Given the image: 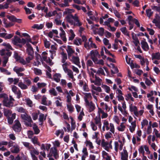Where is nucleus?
Wrapping results in <instances>:
<instances>
[{"label":"nucleus","mask_w":160,"mask_h":160,"mask_svg":"<svg viewBox=\"0 0 160 160\" xmlns=\"http://www.w3.org/2000/svg\"><path fill=\"white\" fill-rule=\"evenodd\" d=\"M123 144L121 141L119 140L118 141L115 142H114V149L115 151L117 152L119 148L120 150L122 149Z\"/></svg>","instance_id":"obj_8"},{"label":"nucleus","mask_w":160,"mask_h":160,"mask_svg":"<svg viewBox=\"0 0 160 160\" xmlns=\"http://www.w3.org/2000/svg\"><path fill=\"white\" fill-rule=\"evenodd\" d=\"M56 14H57V12L55 10L53 11H50L48 12H47L46 13V14L45 15V16L46 18L50 17L53 16L55 15Z\"/></svg>","instance_id":"obj_35"},{"label":"nucleus","mask_w":160,"mask_h":160,"mask_svg":"<svg viewBox=\"0 0 160 160\" xmlns=\"http://www.w3.org/2000/svg\"><path fill=\"white\" fill-rule=\"evenodd\" d=\"M30 150V152L31 157L35 156V155H38L39 154V152L33 146L31 148Z\"/></svg>","instance_id":"obj_29"},{"label":"nucleus","mask_w":160,"mask_h":160,"mask_svg":"<svg viewBox=\"0 0 160 160\" xmlns=\"http://www.w3.org/2000/svg\"><path fill=\"white\" fill-rule=\"evenodd\" d=\"M69 34L70 36L69 37V40H72L75 37V35L72 30L70 29L69 31Z\"/></svg>","instance_id":"obj_60"},{"label":"nucleus","mask_w":160,"mask_h":160,"mask_svg":"<svg viewBox=\"0 0 160 160\" xmlns=\"http://www.w3.org/2000/svg\"><path fill=\"white\" fill-rule=\"evenodd\" d=\"M20 151L19 146L16 143H15L12 148L11 151L14 153H18Z\"/></svg>","instance_id":"obj_20"},{"label":"nucleus","mask_w":160,"mask_h":160,"mask_svg":"<svg viewBox=\"0 0 160 160\" xmlns=\"http://www.w3.org/2000/svg\"><path fill=\"white\" fill-rule=\"evenodd\" d=\"M121 31L125 35H127L128 37L129 36V32L128 31L126 27H124L121 28L120 29Z\"/></svg>","instance_id":"obj_54"},{"label":"nucleus","mask_w":160,"mask_h":160,"mask_svg":"<svg viewBox=\"0 0 160 160\" xmlns=\"http://www.w3.org/2000/svg\"><path fill=\"white\" fill-rule=\"evenodd\" d=\"M143 112L144 110L143 109H141L139 111L137 110L134 113V114L137 117H138L142 116L143 113Z\"/></svg>","instance_id":"obj_62"},{"label":"nucleus","mask_w":160,"mask_h":160,"mask_svg":"<svg viewBox=\"0 0 160 160\" xmlns=\"http://www.w3.org/2000/svg\"><path fill=\"white\" fill-rule=\"evenodd\" d=\"M66 19L68 22L71 24L73 25L74 22L73 20H74V16H73L71 14L69 15L67 17Z\"/></svg>","instance_id":"obj_26"},{"label":"nucleus","mask_w":160,"mask_h":160,"mask_svg":"<svg viewBox=\"0 0 160 160\" xmlns=\"http://www.w3.org/2000/svg\"><path fill=\"white\" fill-rule=\"evenodd\" d=\"M146 108L149 110V112L152 115H153L154 114L153 111V106L152 104H148L146 106Z\"/></svg>","instance_id":"obj_42"},{"label":"nucleus","mask_w":160,"mask_h":160,"mask_svg":"<svg viewBox=\"0 0 160 160\" xmlns=\"http://www.w3.org/2000/svg\"><path fill=\"white\" fill-rule=\"evenodd\" d=\"M13 70L16 73H18V72H21L24 71L25 69L24 68L22 67L16 66L14 67Z\"/></svg>","instance_id":"obj_50"},{"label":"nucleus","mask_w":160,"mask_h":160,"mask_svg":"<svg viewBox=\"0 0 160 160\" xmlns=\"http://www.w3.org/2000/svg\"><path fill=\"white\" fill-rule=\"evenodd\" d=\"M89 55L90 56V58L93 61L97 58L98 56H100L98 52L96 50H93L91 51Z\"/></svg>","instance_id":"obj_12"},{"label":"nucleus","mask_w":160,"mask_h":160,"mask_svg":"<svg viewBox=\"0 0 160 160\" xmlns=\"http://www.w3.org/2000/svg\"><path fill=\"white\" fill-rule=\"evenodd\" d=\"M27 52L29 55H33L34 52L32 47L30 45H28Z\"/></svg>","instance_id":"obj_48"},{"label":"nucleus","mask_w":160,"mask_h":160,"mask_svg":"<svg viewBox=\"0 0 160 160\" xmlns=\"http://www.w3.org/2000/svg\"><path fill=\"white\" fill-rule=\"evenodd\" d=\"M136 127V122L135 121H134L130 123V125L129 126V129L130 132L131 133H133L135 131Z\"/></svg>","instance_id":"obj_23"},{"label":"nucleus","mask_w":160,"mask_h":160,"mask_svg":"<svg viewBox=\"0 0 160 160\" xmlns=\"http://www.w3.org/2000/svg\"><path fill=\"white\" fill-rule=\"evenodd\" d=\"M2 45L5 47L6 50L9 51L10 50H12V48L11 46L9 43L4 42Z\"/></svg>","instance_id":"obj_46"},{"label":"nucleus","mask_w":160,"mask_h":160,"mask_svg":"<svg viewBox=\"0 0 160 160\" xmlns=\"http://www.w3.org/2000/svg\"><path fill=\"white\" fill-rule=\"evenodd\" d=\"M140 61L141 64L142 65H144L145 63H146L147 65H148L149 64V62L148 61V59L147 58H144L143 57H142Z\"/></svg>","instance_id":"obj_57"},{"label":"nucleus","mask_w":160,"mask_h":160,"mask_svg":"<svg viewBox=\"0 0 160 160\" xmlns=\"http://www.w3.org/2000/svg\"><path fill=\"white\" fill-rule=\"evenodd\" d=\"M63 63V64L62 65V68L64 72H65L69 70V69L68 68V67L69 66H70L71 63L69 62H66Z\"/></svg>","instance_id":"obj_37"},{"label":"nucleus","mask_w":160,"mask_h":160,"mask_svg":"<svg viewBox=\"0 0 160 160\" xmlns=\"http://www.w3.org/2000/svg\"><path fill=\"white\" fill-rule=\"evenodd\" d=\"M129 109L130 111L133 112L134 114L138 110L137 107L134 105L131 104L129 106Z\"/></svg>","instance_id":"obj_56"},{"label":"nucleus","mask_w":160,"mask_h":160,"mask_svg":"<svg viewBox=\"0 0 160 160\" xmlns=\"http://www.w3.org/2000/svg\"><path fill=\"white\" fill-rule=\"evenodd\" d=\"M67 102V107L68 110L70 113H72L73 111L74 107L71 102Z\"/></svg>","instance_id":"obj_36"},{"label":"nucleus","mask_w":160,"mask_h":160,"mask_svg":"<svg viewBox=\"0 0 160 160\" xmlns=\"http://www.w3.org/2000/svg\"><path fill=\"white\" fill-rule=\"evenodd\" d=\"M141 43L143 49L145 51H148L149 49V47L147 42L145 40H142L141 42Z\"/></svg>","instance_id":"obj_21"},{"label":"nucleus","mask_w":160,"mask_h":160,"mask_svg":"<svg viewBox=\"0 0 160 160\" xmlns=\"http://www.w3.org/2000/svg\"><path fill=\"white\" fill-rule=\"evenodd\" d=\"M101 144L104 149L108 152L109 151L110 148H112V145H111L110 143H109L108 142L105 141L104 139L102 140Z\"/></svg>","instance_id":"obj_10"},{"label":"nucleus","mask_w":160,"mask_h":160,"mask_svg":"<svg viewBox=\"0 0 160 160\" xmlns=\"http://www.w3.org/2000/svg\"><path fill=\"white\" fill-rule=\"evenodd\" d=\"M101 88H102L104 91L107 93H109L111 90L110 88L105 84H102L101 86Z\"/></svg>","instance_id":"obj_38"},{"label":"nucleus","mask_w":160,"mask_h":160,"mask_svg":"<svg viewBox=\"0 0 160 160\" xmlns=\"http://www.w3.org/2000/svg\"><path fill=\"white\" fill-rule=\"evenodd\" d=\"M27 105L30 107H32L33 106V103L32 101L28 98H26L24 100Z\"/></svg>","instance_id":"obj_52"},{"label":"nucleus","mask_w":160,"mask_h":160,"mask_svg":"<svg viewBox=\"0 0 160 160\" xmlns=\"http://www.w3.org/2000/svg\"><path fill=\"white\" fill-rule=\"evenodd\" d=\"M109 130L110 131V132L114 134L115 131V128L114 124L112 123H110L109 124Z\"/></svg>","instance_id":"obj_58"},{"label":"nucleus","mask_w":160,"mask_h":160,"mask_svg":"<svg viewBox=\"0 0 160 160\" xmlns=\"http://www.w3.org/2000/svg\"><path fill=\"white\" fill-rule=\"evenodd\" d=\"M62 55V63H64L65 62L66 60L67 59V54L65 53L62 52L61 53Z\"/></svg>","instance_id":"obj_64"},{"label":"nucleus","mask_w":160,"mask_h":160,"mask_svg":"<svg viewBox=\"0 0 160 160\" xmlns=\"http://www.w3.org/2000/svg\"><path fill=\"white\" fill-rule=\"evenodd\" d=\"M85 143L87 147L89 148L90 150L94 148V146L93 145L92 142L89 140H87L85 142Z\"/></svg>","instance_id":"obj_49"},{"label":"nucleus","mask_w":160,"mask_h":160,"mask_svg":"<svg viewBox=\"0 0 160 160\" xmlns=\"http://www.w3.org/2000/svg\"><path fill=\"white\" fill-rule=\"evenodd\" d=\"M45 119L46 117L44 116V114L42 113L40 114L39 118V122L40 123H39V124L41 125H42V122Z\"/></svg>","instance_id":"obj_44"},{"label":"nucleus","mask_w":160,"mask_h":160,"mask_svg":"<svg viewBox=\"0 0 160 160\" xmlns=\"http://www.w3.org/2000/svg\"><path fill=\"white\" fill-rule=\"evenodd\" d=\"M91 83H94V84L99 86L101 84L102 80L99 77L94 76V73H96V71L91 68L88 71Z\"/></svg>","instance_id":"obj_1"},{"label":"nucleus","mask_w":160,"mask_h":160,"mask_svg":"<svg viewBox=\"0 0 160 160\" xmlns=\"http://www.w3.org/2000/svg\"><path fill=\"white\" fill-rule=\"evenodd\" d=\"M50 154L48 155V157H51L53 156L56 159L58 158V154L57 150L56 148H52L50 149Z\"/></svg>","instance_id":"obj_11"},{"label":"nucleus","mask_w":160,"mask_h":160,"mask_svg":"<svg viewBox=\"0 0 160 160\" xmlns=\"http://www.w3.org/2000/svg\"><path fill=\"white\" fill-rule=\"evenodd\" d=\"M22 143L23 145L28 150L31 149V148L33 146L29 142H22Z\"/></svg>","instance_id":"obj_47"},{"label":"nucleus","mask_w":160,"mask_h":160,"mask_svg":"<svg viewBox=\"0 0 160 160\" xmlns=\"http://www.w3.org/2000/svg\"><path fill=\"white\" fill-rule=\"evenodd\" d=\"M65 93L67 94L66 97L67 102H71L72 98L71 97H73L75 95V93L73 92L72 90L68 92L67 91L65 92Z\"/></svg>","instance_id":"obj_18"},{"label":"nucleus","mask_w":160,"mask_h":160,"mask_svg":"<svg viewBox=\"0 0 160 160\" xmlns=\"http://www.w3.org/2000/svg\"><path fill=\"white\" fill-rule=\"evenodd\" d=\"M153 133L154 134V135L156 137V138H160V133L156 128L153 129Z\"/></svg>","instance_id":"obj_59"},{"label":"nucleus","mask_w":160,"mask_h":160,"mask_svg":"<svg viewBox=\"0 0 160 160\" xmlns=\"http://www.w3.org/2000/svg\"><path fill=\"white\" fill-rule=\"evenodd\" d=\"M12 42L14 45H18L19 43L24 44L26 40L23 38L21 39L18 37L15 36L14 38L12 40Z\"/></svg>","instance_id":"obj_5"},{"label":"nucleus","mask_w":160,"mask_h":160,"mask_svg":"<svg viewBox=\"0 0 160 160\" xmlns=\"http://www.w3.org/2000/svg\"><path fill=\"white\" fill-rule=\"evenodd\" d=\"M126 61L127 63L130 65L132 68H138L139 67L138 65L136 63H134L132 62V61L131 60L130 58L128 57L127 55L125 57Z\"/></svg>","instance_id":"obj_9"},{"label":"nucleus","mask_w":160,"mask_h":160,"mask_svg":"<svg viewBox=\"0 0 160 160\" xmlns=\"http://www.w3.org/2000/svg\"><path fill=\"white\" fill-rule=\"evenodd\" d=\"M147 140L148 144H150L152 143V142H154L155 141H156L157 140L155 136L149 135L147 137Z\"/></svg>","instance_id":"obj_31"},{"label":"nucleus","mask_w":160,"mask_h":160,"mask_svg":"<svg viewBox=\"0 0 160 160\" xmlns=\"http://www.w3.org/2000/svg\"><path fill=\"white\" fill-rule=\"evenodd\" d=\"M126 128V126L123 123H121L120 125L117 127V129L119 132H122L124 131Z\"/></svg>","instance_id":"obj_32"},{"label":"nucleus","mask_w":160,"mask_h":160,"mask_svg":"<svg viewBox=\"0 0 160 160\" xmlns=\"http://www.w3.org/2000/svg\"><path fill=\"white\" fill-rule=\"evenodd\" d=\"M12 91L17 95V97L18 98H19L21 97V94L20 90L16 86L12 85Z\"/></svg>","instance_id":"obj_16"},{"label":"nucleus","mask_w":160,"mask_h":160,"mask_svg":"<svg viewBox=\"0 0 160 160\" xmlns=\"http://www.w3.org/2000/svg\"><path fill=\"white\" fill-rule=\"evenodd\" d=\"M69 59L73 63L77 65L79 63V59L77 57L72 56Z\"/></svg>","instance_id":"obj_28"},{"label":"nucleus","mask_w":160,"mask_h":160,"mask_svg":"<svg viewBox=\"0 0 160 160\" xmlns=\"http://www.w3.org/2000/svg\"><path fill=\"white\" fill-rule=\"evenodd\" d=\"M66 50L68 53V58H70V57L74 53V51L72 49L70 46H68Z\"/></svg>","instance_id":"obj_33"},{"label":"nucleus","mask_w":160,"mask_h":160,"mask_svg":"<svg viewBox=\"0 0 160 160\" xmlns=\"http://www.w3.org/2000/svg\"><path fill=\"white\" fill-rule=\"evenodd\" d=\"M84 100L86 103H87V101H88V100L92 98V96L90 93H84Z\"/></svg>","instance_id":"obj_43"},{"label":"nucleus","mask_w":160,"mask_h":160,"mask_svg":"<svg viewBox=\"0 0 160 160\" xmlns=\"http://www.w3.org/2000/svg\"><path fill=\"white\" fill-rule=\"evenodd\" d=\"M48 54L49 53L45 52H43L42 54L41 60L46 61L47 63H49L50 65H52L53 63L52 62V60L49 57L48 58L47 56Z\"/></svg>","instance_id":"obj_7"},{"label":"nucleus","mask_w":160,"mask_h":160,"mask_svg":"<svg viewBox=\"0 0 160 160\" xmlns=\"http://www.w3.org/2000/svg\"><path fill=\"white\" fill-rule=\"evenodd\" d=\"M47 98L45 96H43L42 100L41 103L46 106H49L52 104V102L51 100L47 101Z\"/></svg>","instance_id":"obj_19"},{"label":"nucleus","mask_w":160,"mask_h":160,"mask_svg":"<svg viewBox=\"0 0 160 160\" xmlns=\"http://www.w3.org/2000/svg\"><path fill=\"white\" fill-rule=\"evenodd\" d=\"M62 75L59 73H56L53 75V79L57 82H59L60 81Z\"/></svg>","instance_id":"obj_30"},{"label":"nucleus","mask_w":160,"mask_h":160,"mask_svg":"<svg viewBox=\"0 0 160 160\" xmlns=\"http://www.w3.org/2000/svg\"><path fill=\"white\" fill-rule=\"evenodd\" d=\"M65 72L67 74L69 78L72 79L73 80H74V78L73 73L71 70L69 69Z\"/></svg>","instance_id":"obj_51"},{"label":"nucleus","mask_w":160,"mask_h":160,"mask_svg":"<svg viewBox=\"0 0 160 160\" xmlns=\"http://www.w3.org/2000/svg\"><path fill=\"white\" fill-rule=\"evenodd\" d=\"M138 151L139 153L142 154H145V151L146 152V154L147 155L150 154L151 153L149 147L146 145L141 146L138 149Z\"/></svg>","instance_id":"obj_3"},{"label":"nucleus","mask_w":160,"mask_h":160,"mask_svg":"<svg viewBox=\"0 0 160 160\" xmlns=\"http://www.w3.org/2000/svg\"><path fill=\"white\" fill-rule=\"evenodd\" d=\"M91 87L92 88V95L96 94V95H98V93L96 92L94 90H96L99 92H101L102 91V90L101 87H96L93 84H92L91 85Z\"/></svg>","instance_id":"obj_13"},{"label":"nucleus","mask_w":160,"mask_h":160,"mask_svg":"<svg viewBox=\"0 0 160 160\" xmlns=\"http://www.w3.org/2000/svg\"><path fill=\"white\" fill-rule=\"evenodd\" d=\"M95 123L96 124H99V127L101 128V118L100 117H96L94 118Z\"/></svg>","instance_id":"obj_61"},{"label":"nucleus","mask_w":160,"mask_h":160,"mask_svg":"<svg viewBox=\"0 0 160 160\" xmlns=\"http://www.w3.org/2000/svg\"><path fill=\"white\" fill-rule=\"evenodd\" d=\"M44 27L43 24H35L32 27V28H36L38 29H42Z\"/></svg>","instance_id":"obj_55"},{"label":"nucleus","mask_w":160,"mask_h":160,"mask_svg":"<svg viewBox=\"0 0 160 160\" xmlns=\"http://www.w3.org/2000/svg\"><path fill=\"white\" fill-rule=\"evenodd\" d=\"M92 38H90L87 42L84 43V46L87 49H90L91 48H96L97 46L95 44L92 42Z\"/></svg>","instance_id":"obj_4"},{"label":"nucleus","mask_w":160,"mask_h":160,"mask_svg":"<svg viewBox=\"0 0 160 160\" xmlns=\"http://www.w3.org/2000/svg\"><path fill=\"white\" fill-rule=\"evenodd\" d=\"M93 62L95 64L101 65H103L104 64V62L102 59H98L97 58Z\"/></svg>","instance_id":"obj_45"},{"label":"nucleus","mask_w":160,"mask_h":160,"mask_svg":"<svg viewBox=\"0 0 160 160\" xmlns=\"http://www.w3.org/2000/svg\"><path fill=\"white\" fill-rule=\"evenodd\" d=\"M0 54L1 56H6L5 57H9L11 54V53L5 49H2L0 51Z\"/></svg>","instance_id":"obj_25"},{"label":"nucleus","mask_w":160,"mask_h":160,"mask_svg":"<svg viewBox=\"0 0 160 160\" xmlns=\"http://www.w3.org/2000/svg\"><path fill=\"white\" fill-rule=\"evenodd\" d=\"M18 86L22 89H25L28 88L27 86L22 82H20L18 83Z\"/></svg>","instance_id":"obj_63"},{"label":"nucleus","mask_w":160,"mask_h":160,"mask_svg":"<svg viewBox=\"0 0 160 160\" xmlns=\"http://www.w3.org/2000/svg\"><path fill=\"white\" fill-rule=\"evenodd\" d=\"M48 92L51 95L54 96H56L58 95V93L54 88H52L50 89Z\"/></svg>","instance_id":"obj_41"},{"label":"nucleus","mask_w":160,"mask_h":160,"mask_svg":"<svg viewBox=\"0 0 160 160\" xmlns=\"http://www.w3.org/2000/svg\"><path fill=\"white\" fill-rule=\"evenodd\" d=\"M16 110L19 112L24 113L27 112V111L23 107H16L15 108Z\"/></svg>","instance_id":"obj_53"},{"label":"nucleus","mask_w":160,"mask_h":160,"mask_svg":"<svg viewBox=\"0 0 160 160\" xmlns=\"http://www.w3.org/2000/svg\"><path fill=\"white\" fill-rule=\"evenodd\" d=\"M103 126L102 127V130L103 132L106 130L108 131L109 129V123L107 120H104L102 121Z\"/></svg>","instance_id":"obj_17"},{"label":"nucleus","mask_w":160,"mask_h":160,"mask_svg":"<svg viewBox=\"0 0 160 160\" xmlns=\"http://www.w3.org/2000/svg\"><path fill=\"white\" fill-rule=\"evenodd\" d=\"M60 31V35L61 38L63 41L65 42L67 41V39L65 36V31L63 30L62 28L60 27L59 28Z\"/></svg>","instance_id":"obj_24"},{"label":"nucleus","mask_w":160,"mask_h":160,"mask_svg":"<svg viewBox=\"0 0 160 160\" xmlns=\"http://www.w3.org/2000/svg\"><path fill=\"white\" fill-rule=\"evenodd\" d=\"M13 129L16 132H19L21 131V125L18 120H15V124L13 127Z\"/></svg>","instance_id":"obj_14"},{"label":"nucleus","mask_w":160,"mask_h":160,"mask_svg":"<svg viewBox=\"0 0 160 160\" xmlns=\"http://www.w3.org/2000/svg\"><path fill=\"white\" fill-rule=\"evenodd\" d=\"M118 100L119 101H123L122 102V107L120 104H118V108L120 111L121 113L125 116H127L128 114L127 111H126V105L125 102L124 101V98L122 96V95H118L117 96Z\"/></svg>","instance_id":"obj_2"},{"label":"nucleus","mask_w":160,"mask_h":160,"mask_svg":"<svg viewBox=\"0 0 160 160\" xmlns=\"http://www.w3.org/2000/svg\"><path fill=\"white\" fill-rule=\"evenodd\" d=\"M102 155L103 160H111V156L105 151L102 152Z\"/></svg>","instance_id":"obj_27"},{"label":"nucleus","mask_w":160,"mask_h":160,"mask_svg":"<svg viewBox=\"0 0 160 160\" xmlns=\"http://www.w3.org/2000/svg\"><path fill=\"white\" fill-rule=\"evenodd\" d=\"M152 60L155 59L160 60V53L159 52H156L153 53L152 54Z\"/></svg>","instance_id":"obj_39"},{"label":"nucleus","mask_w":160,"mask_h":160,"mask_svg":"<svg viewBox=\"0 0 160 160\" xmlns=\"http://www.w3.org/2000/svg\"><path fill=\"white\" fill-rule=\"evenodd\" d=\"M14 99L12 97L10 96L9 97V100H8V98L3 100V104L4 105L7 107H12L13 106V102Z\"/></svg>","instance_id":"obj_6"},{"label":"nucleus","mask_w":160,"mask_h":160,"mask_svg":"<svg viewBox=\"0 0 160 160\" xmlns=\"http://www.w3.org/2000/svg\"><path fill=\"white\" fill-rule=\"evenodd\" d=\"M32 142L34 145L37 144L39 146L40 145V143L38 141V139L36 136H34L30 138Z\"/></svg>","instance_id":"obj_40"},{"label":"nucleus","mask_w":160,"mask_h":160,"mask_svg":"<svg viewBox=\"0 0 160 160\" xmlns=\"http://www.w3.org/2000/svg\"><path fill=\"white\" fill-rule=\"evenodd\" d=\"M74 21L73 25L80 26L82 25L81 22H80L78 19V16L76 14L74 15Z\"/></svg>","instance_id":"obj_34"},{"label":"nucleus","mask_w":160,"mask_h":160,"mask_svg":"<svg viewBox=\"0 0 160 160\" xmlns=\"http://www.w3.org/2000/svg\"><path fill=\"white\" fill-rule=\"evenodd\" d=\"M86 106L88 108V111L90 112L93 111L95 108V104L92 102H89L87 101V103H86Z\"/></svg>","instance_id":"obj_15"},{"label":"nucleus","mask_w":160,"mask_h":160,"mask_svg":"<svg viewBox=\"0 0 160 160\" xmlns=\"http://www.w3.org/2000/svg\"><path fill=\"white\" fill-rule=\"evenodd\" d=\"M27 112L24 113V114H22L21 115V118L25 121H27L28 122H30L32 121L31 117L28 115L27 114Z\"/></svg>","instance_id":"obj_22"}]
</instances>
